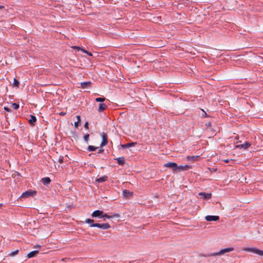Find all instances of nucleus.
<instances>
[{
  "mask_svg": "<svg viewBox=\"0 0 263 263\" xmlns=\"http://www.w3.org/2000/svg\"><path fill=\"white\" fill-rule=\"evenodd\" d=\"M18 252V250H17L13 252H12L11 254H10V255L11 256H15V255H16Z\"/></svg>",
  "mask_w": 263,
  "mask_h": 263,
  "instance_id": "29",
  "label": "nucleus"
},
{
  "mask_svg": "<svg viewBox=\"0 0 263 263\" xmlns=\"http://www.w3.org/2000/svg\"><path fill=\"white\" fill-rule=\"evenodd\" d=\"M205 219L208 221H217L219 219V217L218 216L208 215L205 216Z\"/></svg>",
  "mask_w": 263,
  "mask_h": 263,
  "instance_id": "8",
  "label": "nucleus"
},
{
  "mask_svg": "<svg viewBox=\"0 0 263 263\" xmlns=\"http://www.w3.org/2000/svg\"><path fill=\"white\" fill-rule=\"evenodd\" d=\"M116 160L118 161V163L119 165H123L125 163L124 158L123 157L117 158Z\"/></svg>",
  "mask_w": 263,
  "mask_h": 263,
  "instance_id": "19",
  "label": "nucleus"
},
{
  "mask_svg": "<svg viewBox=\"0 0 263 263\" xmlns=\"http://www.w3.org/2000/svg\"><path fill=\"white\" fill-rule=\"evenodd\" d=\"M36 194V192L35 191H33L31 190H28L25 192L23 193L21 196L22 198H28L30 197H32Z\"/></svg>",
  "mask_w": 263,
  "mask_h": 263,
  "instance_id": "4",
  "label": "nucleus"
},
{
  "mask_svg": "<svg viewBox=\"0 0 263 263\" xmlns=\"http://www.w3.org/2000/svg\"><path fill=\"white\" fill-rule=\"evenodd\" d=\"M30 125L34 126L36 121V117L33 115H30V119L28 120Z\"/></svg>",
  "mask_w": 263,
  "mask_h": 263,
  "instance_id": "12",
  "label": "nucleus"
},
{
  "mask_svg": "<svg viewBox=\"0 0 263 263\" xmlns=\"http://www.w3.org/2000/svg\"><path fill=\"white\" fill-rule=\"evenodd\" d=\"M77 118L78 119L77 121L80 122H81V117L80 116H77Z\"/></svg>",
  "mask_w": 263,
  "mask_h": 263,
  "instance_id": "33",
  "label": "nucleus"
},
{
  "mask_svg": "<svg viewBox=\"0 0 263 263\" xmlns=\"http://www.w3.org/2000/svg\"><path fill=\"white\" fill-rule=\"evenodd\" d=\"M88 125H89V123L88 122H86L85 124H84V127L86 129H88Z\"/></svg>",
  "mask_w": 263,
  "mask_h": 263,
  "instance_id": "31",
  "label": "nucleus"
},
{
  "mask_svg": "<svg viewBox=\"0 0 263 263\" xmlns=\"http://www.w3.org/2000/svg\"><path fill=\"white\" fill-rule=\"evenodd\" d=\"M4 109L8 112H10L11 111V109L7 107H4Z\"/></svg>",
  "mask_w": 263,
  "mask_h": 263,
  "instance_id": "32",
  "label": "nucleus"
},
{
  "mask_svg": "<svg viewBox=\"0 0 263 263\" xmlns=\"http://www.w3.org/2000/svg\"><path fill=\"white\" fill-rule=\"evenodd\" d=\"M11 106L15 110H16L19 108V105L15 103H12Z\"/></svg>",
  "mask_w": 263,
  "mask_h": 263,
  "instance_id": "27",
  "label": "nucleus"
},
{
  "mask_svg": "<svg viewBox=\"0 0 263 263\" xmlns=\"http://www.w3.org/2000/svg\"><path fill=\"white\" fill-rule=\"evenodd\" d=\"M199 195L203 199H209L212 197L211 193H206L204 192H200L199 193Z\"/></svg>",
  "mask_w": 263,
  "mask_h": 263,
  "instance_id": "9",
  "label": "nucleus"
},
{
  "mask_svg": "<svg viewBox=\"0 0 263 263\" xmlns=\"http://www.w3.org/2000/svg\"><path fill=\"white\" fill-rule=\"evenodd\" d=\"M19 85H20V82H18V81L16 79H14L13 86L16 87H18Z\"/></svg>",
  "mask_w": 263,
  "mask_h": 263,
  "instance_id": "25",
  "label": "nucleus"
},
{
  "mask_svg": "<svg viewBox=\"0 0 263 263\" xmlns=\"http://www.w3.org/2000/svg\"><path fill=\"white\" fill-rule=\"evenodd\" d=\"M65 114V113H64L63 112H61L60 114V115H62V116L64 115Z\"/></svg>",
  "mask_w": 263,
  "mask_h": 263,
  "instance_id": "38",
  "label": "nucleus"
},
{
  "mask_svg": "<svg viewBox=\"0 0 263 263\" xmlns=\"http://www.w3.org/2000/svg\"><path fill=\"white\" fill-rule=\"evenodd\" d=\"M216 170H217V169H216V168H213V172H216Z\"/></svg>",
  "mask_w": 263,
  "mask_h": 263,
  "instance_id": "39",
  "label": "nucleus"
},
{
  "mask_svg": "<svg viewBox=\"0 0 263 263\" xmlns=\"http://www.w3.org/2000/svg\"><path fill=\"white\" fill-rule=\"evenodd\" d=\"M94 220L91 219H86L85 220V222L88 224H90V227H97L100 228L103 230H106L110 228V226L109 223H94Z\"/></svg>",
  "mask_w": 263,
  "mask_h": 263,
  "instance_id": "1",
  "label": "nucleus"
},
{
  "mask_svg": "<svg viewBox=\"0 0 263 263\" xmlns=\"http://www.w3.org/2000/svg\"><path fill=\"white\" fill-rule=\"evenodd\" d=\"M58 162L60 163H62L63 162V157L61 156L59 158V160H58Z\"/></svg>",
  "mask_w": 263,
  "mask_h": 263,
  "instance_id": "30",
  "label": "nucleus"
},
{
  "mask_svg": "<svg viewBox=\"0 0 263 263\" xmlns=\"http://www.w3.org/2000/svg\"><path fill=\"white\" fill-rule=\"evenodd\" d=\"M104 152V149H100L98 151V154L101 153H102V152Z\"/></svg>",
  "mask_w": 263,
  "mask_h": 263,
  "instance_id": "35",
  "label": "nucleus"
},
{
  "mask_svg": "<svg viewBox=\"0 0 263 263\" xmlns=\"http://www.w3.org/2000/svg\"><path fill=\"white\" fill-rule=\"evenodd\" d=\"M199 157L198 156H188L186 157V159L188 161H192V162H195L196 161Z\"/></svg>",
  "mask_w": 263,
  "mask_h": 263,
  "instance_id": "16",
  "label": "nucleus"
},
{
  "mask_svg": "<svg viewBox=\"0 0 263 263\" xmlns=\"http://www.w3.org/2000/svg\"><path fill=\"white\" fill-rule=\"evenodd\" d=\"M133 195V193L130 192L127 190H124L123 191V195L125 198H129V197L132 196Z\"/></svg>",
  "mask_w": 263,
  "mask_h": 263,
  "instance_id": "13",
  "label": "nucleus"
},
{
  "mask_svg": "<svg viewBox=\"0 0 263 263\" xmlns=\"http://www.w3.org/2000/svg\"><path fill=\"white\" fill-rule=\"evenodd\" d=\"M236 139H238V137L237 136V137H236Z\"/></svg>",
  "mask_w": 263,
  "mask_h": 263,
  "instance_id": "40",
  "label": "nucleus"
},
{
  "mask_svg": "<svg viewBox=\"0 0 263 263\" xmlns=\"http://www.w3.org/2000/svg\"><path fill=\"white\" fill-rule=\"evenodd\" d=\"M106 100L105 98L104 97H100V98H97L96 99V102H103Z\"/></svg>",
  "mask_w": 263,
  "mask_h": 263,
  "instance_id": "26",
  "label": "nucleus"
},
{
  "mask_svg": "<svg viewBox=\"0 0 263 263\" xmlns=\"http://www.w3.org/2000/svg\"><path fill=\"white\" fill-rule=\"evenodd\" d=\"M164 166L172 168L174 172H177L178 165L175 162H168L164 164Z\"/></svg>",
  "mask_w": 263,
  "mask_h": 263,
  "instance_id": "5",
  "label": "nucleus"
},
{
  "mask_svg": "<svg viewBox=\"0 0 263 263\" xmlns=\"http://www.w3.org/2000/svg\"><path fill=\"white\" fill-rule=\"evenodd\" d=\"M107 107V106L105 103H100L99 106L98 111L102 112L105 110Z\"/></svg>",
  "mask_w": 263,
  "mask_h": 263,
  "instance_id": "14",
  "label": "nucleus"
},
{
  "mask_svg": "<svg viewBox=\"0 0 263 263\" xmlns=\"http://www.w3.org/2000/svg\"><path fill=\"white\" fill-rule=\"evenodd\" d=\"M39 253L38 251H33L28 254L27 257L28 258H32L35 256Z\"/></svg>",
  "mask_w": 263,
  "mask_h": 263,
  "instance_id": "23",
  "label": "nucleus"
},
{
  "mask_svg": "<svg viewBox=\"0 0 263 263\" xmlns=\"http://www.w3.org/2000/svg\"><path fill=\"white\" fill-rule=\"evenodd\" d=\"M119 216H120V215L119 214H115L113 216H109L106 214H104V213H103L102 214V218H104V220H105V218H106L108 219H110V218H112L113 217L118 218V217H119Z\"/></svg>",
  "mask_w": 263,
  "mask_h": 263,
  "instance_id": "15",
  "label": "nucleus"
},
{
  "mask_svg": "<svg viewBox=\"0 0 263 263\" xmlns=\"http://www.w3.org/2000/svg\"><path fill=\"white\" fill-rule=\"evenodd\" d=\"M98 148V147H95L94 146L89 145L88 146L87 150L89 152H93V151H96Z\"/></svg>",
  "mask_w": 263,
  "mask_h": 263,
  "instance_id": "24",
  "label": "nucleus"
},
{
  "mask_svg": "<svg viewBox=\"0 0 263 263\" xmlns=\"http://www.w3.org/2000/svg\"><path fill=\"white\" fill-rule=\"evenodd\" d=\"M103 212L100 210H96L95 211L91 214L92 217H102V214H103Z\"/></svg>",
  "mask_w": 263,
  "mask_h": 263,
  "instance_id": "10",
  "label": "nucleus"
},
{
  "mask_svg": "<svg viewBox=\"0 0 263 263\" xmlns=\"http://www.w3.org/2000/svg\"><path fill=\"white\" fill-rule=\"evenodd\" d=\"M191 168V166L188 165L178 166L177 172L187 170Z\"/></svg>",
  "mask_w": 263,
  "mask_h": 263,
  "instance_id": "11",
  "label": "nucleus"
},
{
  "mask_svg": "<svg viewBox=\"0 0 263 263\" xmlns=\"http://www.w3.org/2000/svg\"><path fill=\"white\" fill-rule=\"evenodd\" d=\"M107 177L106 176H104L96 179V181L99 183H102L107 180Z\"/></svg>",
  "mask_w": 263,
  "mask_h": 263,
  "instance_id": "20",
  "label": "nucleus"
},
{
  "mask_svg": "<svg viewBox=\"0 0 263 263\" xmlns=\"http://www.w3.org/2000/svg\"><path fill=\"white\" fill-rule=\"evenodd\" d=\"M102 141L101 143L100 146L101 147H103V146H104L106 145H107V144L108 143V140H107L108 136L106 133H103L102 134Z\"/></svg>",
  "mask_w": 263,
  "mask_h": 263,
  "instance_id": "6",
  "label": "nucleus"
},
{
  "mask_svg": "<svg viewBox=\"0 0 263 263\" xmlns=\"http://www.w3.org/2000/svg\"><path fill=\"white\" fill-rule=\"evenodd\" d=\"M79 123V122H78V121H77V122H76L74 123V126H75L76 127H78Z\"/></svg>",
  "mask_w": 263,
  "mask_h": 263,
  "instance_id": "34",
  "label": "nucleus"
},
{
  "mask_svg": "<svg viewBox=\"0 0 263 263\" xmlns=\"http://www.w3.org/2000/svg\"><path fill=\"white\" fill-rule=\"evenodd\" d=\"M90 85L91 82H85L81 83V86L83 88L89 87Z\"/></svg>",
  "mask_w": 263,
  "mask_h": 263,
  "instance_id": "21",
  "label": "nucleus"
},
{
  "mask_svg": "<svg viewBox=\"0 0 263 263\" xmlns=\"http://www.w3.org/2000/svg\"><path fill=\"white\" fill-rule=\"evenodd\" d=\"M73 48L74 49H77L78 50H81L83 52L86 53L88 55L92 56V54L90 52L86 51V50H85L84 49H81L80 47H79L78 46H73Z\"/></svg>",
  "mask_w": 263,
  "mask_h": 263,
  "instance_id": "18",
  "label": "nucleus"
},
{
  "mask_svg": "<svg viewBox=\"0 0 263 263\" xmlns=\"http://www.w3.org/2000/svg\"><path fill=\"white\" fill-rule=\"evenodd\" d=\"M234 250V249L232 247L228 248L221 249L220 251H219V252H216V253H209V254H205V255H201V256H202L204 257H210V256L221 255L224 254L227 252L233 251Z\"/></svg>",
  "mask_w": 263,
  "mask_h": 263,
  "instance_id": "2",
  "label": "nucleus"
},
{
  "mask_svg": "<svg viewBox=\"0 0 263 263\" xmlns=\"http://www.w3.org/2000/svg\"><path fill=\"white\" fill-rule=\"evenodd\" d=\"M2 206V204H0V208Z\"/></svg>",
  "mask_w": 263,
  "mask_h": 263,
  "instance_id": "41",
  "label": "nucleus"
},
{
  "mask_svg": "<svg viewBox=\"0 0 263 263\" xmlns=\"http://www.w3.org/2000/svg\"><path fill=\"white\" fill-rule=\"evenodd\" d=\"M242 250L247 252H253L260 256H263V251L258 250L255 248H244Z\"/></svg>",
  "mask_w": 263,
  "mask_h": 263,
  "instance_id": "3",
  "label": "nucleus"
},
{
  "mask_svg": "<svg viewBox=\"0 0 263 263\" xmlns=\"http://www.w3.org/2000/svg\"><path fill=\"white\" fill-rule=\"evenodd\" d=\"M42 182L44 185H47L51 182V179L49 177H45L42 179Z\"/></svg>",
  "mask_w": 263,
  "mask_h": 263,
  "instance_id": "17",
  "label": "nucleus"
},
{
  "mask_svg": "<svg viewBox=\"0 0 263 263\" xmlns=\"http://www.w3.org/2000/svg\"><path fill=\"white\" fill-rule=\"evenodd\" d=\"M251 145L250 142H245L244 144L236 145L235 147V148H244L245 149H247Z\"/></svg>",
  "mask_w": 263,
  "mask_h": 263,
  "instance_id": "7",
  "label": "nucleus"
},
{
  "mask_svg": "<svg viewBox=\"0 0 263 263\" xmlns=\"http://www.w3.org/2000/svg\"><path fill=\"white\" fill-rule=\"evenodd\" d=\"M223 161L225 162L226 163H228L230 161L228 159H224L223 160Z\"/></svg>",
  "mask_w": 263,
  "mask_h": 263,
  "instance_id": "36",
  "label": "nucleus"
},
{
  "mask_svg": "<svg viewBox=\"0 0 263 263\" xmlns=\"http://www.w3.org/2000/svg\"><path fill=\"white\" fill-rule=\"evenodd\" d=\"M89 134H86V135H85L84 136V141H85L87 143H88V140H89Z\"/></svg>",
  "mask_w": 263,
  "mask_h": 263,
  "instance_id": "28",
  "label": "nucleus"
},
{
  "mask_svg": "<svg viewBox=\"0 0 263 263\" xmlns=\"http://www.w3.org/2000/svg\"><path fill=\"white\" fill-rule=\"evenodd\" d=\"M4 6L0 5V9H4Z\"/></svg>",
  "mask_w": 263,
  "mask_h": 263,
  "instance_id": "37",
  "label": "nucleus"
},
{
  "mask_svg": "<svg viewBox=\"0 0 263 263\" xmlns=\"http://www.w3.org/2000/svg\"><path fill=\"white\" fill-rule=\"evenodd\" d=\"M136 144V142H130L124 145H122V147L123 148H128L132 146H134Z\"/></svg>",
  "mask_w": 263,
  "mask_h": 263,
  "instance_id": "22",
  "label": "nucleus"
}]
</instances>
